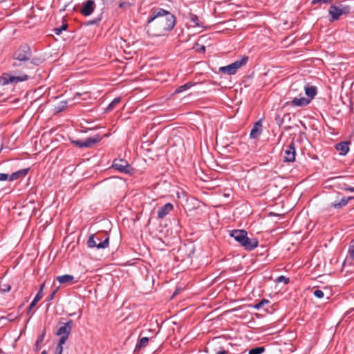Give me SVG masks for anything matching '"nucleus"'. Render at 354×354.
Masks as SVG:
<instances>
[{
  "mask_svg": "<svg viewBox=\"0 0 354 354\" xmlns=\"http://www.w3.org/2000/svg\"><path fill=\"white\" fill-rule=\"evenodd\" d=\"M121 102V97H115L106 107L105 111L109 112L115 109V107Z\"/></svg>",
  "mask_w": 354,
  "mask_h": 354,
  "instance_id": "b1692460",
  "label": "nucleus"
},
{
  "mask_svg": "<svg viewBox=\"0 0 354 354\" xmlns=\"http://www.w3.org/2000/svg\"><path fill=\"white\" fill-rule=\"evenodd\" d=\"M45 287V283H43L41 284L40 287H39V289L37 292L38 294L40 293L41 295H44V288Z\"/></svg>",
  "mask_w": 354,
  "mask_h": 354,
  "instance_id": "c03bdc74",
  "label": "nucleus"
},
{
  "mask_svg": "<svg viewBox=\"0 0 354 354\" xmlns=\"http://www.w3.org/2000/svg\"><path fill=\"white\" fill-rule=\"evenodd\" d=\"M43 337H44V335L41 336V337L39 338L40 341H42Z\"/></svg>",
  "mask_w": 354,
  "mask_h": 354,
  "instance_id": "603ef678",
  "label": "nucleus"
},
{
  "mask_svg": "<svg viewBox=\"0 0 354 354\" xmlns=\"http://www.w3.org/2000/svg\"><path fill=\"white\" fill-rule=\"evenodd\" d=\"M30 171V168H25L13 172L10 175V181H13L21 178L25 177Z\"/></svg>",
  "mask_w": 354,
  "mask_h": 354,
  "instance_id": "2eb2a0df",
  "label": "nucleus"
},
{
  "mask_svg": "<svg viewBox=\"0 0 354 354\" xmlns=\"http://www.w3.org/2000/svg\"><path fill=\"white\" fill-rule=\"evenodd\" d=\"M43 337H44V335L41 336V337L39 338L40 341H42Z\"/></svg>",
  "mask_w": 354,
  "mask_h": 354,
  "instance_id": "864d4df0",
  "label": "nucleus"
},
{
  "mask_svg": "<svg viewBox=\"0 0 354 354\" xmlns=\"http://www.w3.org/2000/svg\"><path fill=\"white\" fill-rule=\"evenodd\" d=\"M63 346L57 344L55 348V354H62Z\"/></svg>",
  "mask_w": 354,
  "mask_h": 354,
  "instance_id": "37998d69",
  "label": "nucleus"
},
{
  "mask_svg": "<svg viewBox=\"0 0 354 354\" xmlns=\"http://www.w3.org/2000/svg\"><path fill=\"white\" fill-rule=\"evenodd\" d=\"M348 189V191L351 192H354V187H351V188H346Z\"/></svg>",
  "mask_w": 354,
  "mask_h": 354,
  "instance_id": "8fccbe9b",
  "label": "nucleus"
},
{
  "mask_svg": "<svg viewBox=\"0 0 354 354\" xmlns=\"http://www.w3.org/2000/svg\"><path fill=\"white\" fill-rule=\"evenodd\" d=\"M17 62V60H13L12 66L15 68H21L22 69H26L27 73L20 72L18 75H15L3 74V75L0 79L1 84H17L19 82L28 80L30 77L28 73H30L32 71H33L35 66H38L41 62L38 58H33L31 60H28V62H19V63Z\"/></svg>",
  "mask_w": 354,
  "mask_h": 354,
  "instance_id": "f03ea898",
  "label": "nucleus"
},
{
  "mask_svg": "<svg viewBox=\"0 0 354 354\" xmlns=\"http://www.w3.org/2000/svg\"><path fill=\"white\" fill-rule=\"evenodd\" d=\"M182 290H183V289H182L180 287L177 288L175 290V291L174 292V293H173V295H172V296H171V298H173V297H176V296L179 293V292H180V291H181Z\"/></svg>",
  "mask_w": 354,
  "mask_h": 354,
  "instance_id": "a18cd8bd",
  "label": "nucleus"
},
{
  "mask_svg": "<svg viewBox=\"0 0 354 354\" xmlns=\"http://www.w3.org/2000/svg\"><path fill=\"white\" fill-rule=\"evenodd\" d=\"M96 7V4L93 0H86L82 3V8L80 10V12L84 17H88L91 15Z\"/></svg>",
  "mask_w": 354,
  "mask_h": 354,
  "instance_id": "9b49d317",
  "label": "nucleus"
},
{
  "mask_svg": "<svg viewBox=\"0 0 354 354\" xmlns=\"http://www.w3.org/2000/svg\"><path fill=\"white\" fill-rule=\"evenodd\" d=\"M219 71L227 74V75H234L236 72L234 71V69L232 68L231 64H229L225 66H222L219 68Z\"/></svg>",
  "mask_w": 354,
  "mask_h": 354,
  "instance_id": "4be33fe9",
  "label": "nucleus"
},
{
  "mask_svg": "<svg viewBox=\"0 0 354 354\" xmlns=\"http://www.w3.org/2000/svg\"><path fill=\"white\" fill-rule=\"evenodd\" d=\"M66 106V102L62 101L60 102V104L56 108L57 112H60L64 109Z\"/></svg>",
  "mask_w": 354,
  "mask_h": 354,
  "instance_id": "4c0bfd02",
  "label": "nucleus"
},
{
  "mask_svg": "<svg viewBox=\"0 0 354 354\" xmlns=\"http://www.w3.org/2000/svg\"><path fill=\"white\" fill-rule=\"evenodd\" d=\"M277 282H283L285 284H288L290 282L289 278H287L283 275H281L277 279Z\"/></svg>",
  "mask_w": 354,
  "mask_h": 354,
  "instance_id": "c9c22d12",
  "label": "nucleus"
},
{
  "mask_svg": "<svg viewBox=\"0 0 354 354\" xmlns=\"http://www.w3.org/2000/svg\"><path fill=\"white\" fill-rule=\"evenodd\" d=\"M73 279H74L73 276L70 275V274H64V275H62V276H58L57 277V280L60 283H70L71 281H72L73 280Z\"/></svg>",
  "mask_w": 354,
  "mask_h": 354,
  "instance_id": "412c9836",
  "label": "nucleus"
},
{
  "mask_svg": "<svg viewBox=\"0 0 354 354\" xmlns=\"http://www.w3.org/2000/svg\"><path fill=\"white\" fill-rule=\"evenodd\" d=\"M189 19H190V21L194 24V26L203 27V25L201 24V23L199 21V19L197 15L190 13L189 14Z\"/></svg>",
  "mask_w": 354,
  "mask_h": 354,
  "instance_id": "bb28decb",
  "label": "nucleus"
},
{
  "mask_svg": "<svg viewBox=\"0 0 354 354\" xmlns=\"http://www.w3.org/2000/svg\"><path fill=\"white\" fill-rule=\"evenodd\" d=\"M286 117H288V119L290 120V114L289 113H286L283 115V117H281L279 115H276L275 116V121L277 122V124L280 127L283 124V122H284V119L286 118Z\"/></svg>",
  "mask_w": 354,
  "mask_h": 354,
  "instance_id": "c85d7f7f",
  "label": "nucleus"
},
{
  "mask_svg": "<svg viewBox=\"0 0 354 354\" xmlns=\"http://www.w3.org/2000/svg\"><path fill=\"white\" fill-rule=\"evenodd\" d=\"M196 51L204 53L205 52V47L203 45H196Z\"/></svg>",
  "mask_w": 354,
  "mask_h": 354,
  "instance_id": "a19ab883",
  "label": "nucleus"
},
{
  "mask_svg": "<svg viewBox=\"0 0 354 354\" xmlns=\"http://www.w3.org/2000/svg\"><path fill=\"white\" fill-rule=\"evenodd\" d=\"M88 248L105 249L109 245V236L105 232H98L91 234L87 241Z\"/></svg>",
  "mask_w": 354,
  "mask_h": 354,
  "instance_id": "20e7f679",
  "label": "nucleus"
},
{
  "mask_svg": "<svg viewBox=\"0 0 354 354\" xmlns=\"http://www.w3.org/2000/svg\"><path fill=\"white\" fill-rule=\"evenodd\" d=\"M102 19V13L100 14L97 17L93 19L88 20L84 23L86 26L97 25L98 26Z\"/></svg>",
  "mask_w": 354,
  "mask_h": 354,
  "instance_id": "5701e85b",
  "label": "nucleus"
},
{
  "mask_svg": "<svg viewBox=\"0 0 354 354\" xmlns=\"http://www.w3.org/2000/svg\"><path fill=\"white\" fill-rule=\"evenodd\" d=\"M331 2H332V0H313L312 1V4H313V5H315V4H317V3H319V4H322V3L330 4V3H331Z\"/></svg>",
  "mask_w": 354,
  "mask_h": 354,
  "instance_id": "f704fd0d",
  "label": "nucleus"
},
{
  "mask_svg": "<svg viewBox=\"0 0 354 354\" xmlns=\"http://www.w3.org/2000/svg\"><path fill=\"white\" fill-rule=\"evenodd\" d=\"M261 132L262 124L261 120H260L254 123V125L250 131V137L253 139L257 138L261 135Z\"/></svg>",
  "mask_w": 354,
  "mask_h": 354,
  "instance_id": "4468645a",
  "label": "nucleus"
},
{
  "mask_svg": "<svg viewBox=\"0 0 354 354\" xmlns=\"http://www.w3.org/2000/svg\"><path fill=\"white\" fill-rule=\"evenodd\" d=\"M41 354H47V352H46V351H43L41 353Z\"/></svg>",
  "mask_w": 354,
  "mask_h": 354,
  "instance_id": "3c124183",
  "label": "nucleus"
},
{
  "mask_svg": "<svg viewBox=\"0 0 354 354\" xmlns=\"http://www.w3.org/2000/svg\"><path fill=\"white\" fill-rule=\"evenodd\" d=\"M102 136H101L99 134H97L93 137L87 138L84 141H80L78 140H74L71 138H70L71 142L74 145L75 147H77L79 148H91L94 145L100 142L102 139Z\"/></svg>",
  "mask_w": 354,
  "mask_h": 354,
  "instance_id": "6e6552de",
  "label": "nucleus"
},
{
  "mask_svg": "<svg viewBox=\"0 0 354 354\" xmlns=\"http://www.w3.org/2000/svg\"><path fill=\"white\" fill-rule=\"evenodd\" d=\"M248 61V56H243L240 59L236 60L234 62L230 64L234 71L236 72L239 68L245 65Z\"/></svg>",
  "mask_w": 354,
  "mask_h": 354,
  "instance_id": "a211bd4d",
  "label": "nucleus"
},
{
  "mask_svg": "<svg viewBox=\"0 0 354 354\" xmlns=\"http://www.w3.org/2000/svg\"><path fill=\"white\" fill-rule=\"evenodd\" d=\"M57 288L55 289L52 292L51 294L48 296V299H46L47 301L50 302V301H52L54 297H55V294L57 293Z\"/></svg>",
  "mask_w": 354,
  "mask_h": 354,
  "instance_id": "79ce46f5",
  "label": "nucleus"
},
{
  "mask_svg": "<svg viewBox=\"0 0 354 354\" xmlns=\"http://www.w3.org/2000/svg\"><path fill=\"white\" fill-rule=\"evenodd\" d=\"M310 102V99L301 97L300 98L295 97L291 101V104L295 106H304Z\"/></svg>",
  "mask_w": 354,
  "mask_h": 354,
  "instance_id": "dca6fc26",
  "label": "nucleus"
},
{
  "mask_svg": "<svg viewBox=\"0 0 354 354\" xmlns=\"http://www.w3.org/2000/svg\"><path fill=\"white\" fill-rule=\"evenodd\" d=\"M10 175L7 174L0 173V180L1 181H5V180H9L10 181Z\"/></svg>",
  "mask_w": 354,
  "mask_h": 354,
  "instance_id": "58836bf2",
  "label": "nucleus"
},
{
  "mask_svg": "<svg viewBox=\"0 0 354 354\" xmlns=\"http://www.w3.org/2000/svg\"><path fill=\"white\" fill-rule=\"evenodd\" d=\"M335 148L340 155L344 156L349 150L348 143L347 142H341L336 145Z\"/></svg>",
  "mask_w": 354,
  "mask_h": 354,
  "instance_id": "6ab92c4d",
  "label": "nucleus"
},
{
  "mask_svg": "<svg viewBox=\"0 0 354 354\" xmlns=\"http://www.w3.org/2000/svg\"><path fill=\"white\" fill-rule=\"evenodd\" d=\"M174 209V205L170 203H166L163 206L160 207L158 211V218H163L165 217L172 209Z\"/></svg>",
  "mask_w": 354,
  "mask_h": 354,
  "instance_id": "ddd939ff",
  "label": "nucleus"
},
{
  "mask_svg": "<svg viewBox=\"0 0 354 354\" xmlns=\"http://www.w3.org/2000/svg\"><path fill=\"white\" fill-rule=\"evenodd\" d=\"M332 199L330 207L339 210L346 206L351 200L354 199V196H345L340 192H335Z\"/></svg>",
  "mask_w": 354,
  "mask_h": 354,
  "instance_id": "423d86ee",
  "label": "nucleus"
},
{
  "mask_svg": "<svg viewBox=\"0 0 354 354\" xmlns=\"http://www.w3.org/2000/svg\"><path fill=\"white\" fill-rule=\"evenodd\" d=\"M11 286L9 284H4L3 288H0V291L2 292H7L10 290Z\"/></svg>",
  "mask_w": 354,
  "mask_h": 354,
  "instance_id": "ea45409f",
  "label": "nucleus"
},
{
  "mask_svg": "<svg viewBox=\"0 0 354 354\" xmlns=\"http://www.w3.org/2000/svg\"><path fill=\"white\" fill-rule=\"evenodd\" d=\"M176 22V17L169 10L153 8L151 9L145 29L149 37H161L171 31Z\"/></svg>",
  "mask_w": 354,
  "mask_h": 354,
  "instance_id": "f257e3e1",
  "label": "nucleus"
},
{
  "mask_svg": "<svg viewBox=\"0 0 354 354\" xmlns=\"http://www.w3.org/2000/svg\"><path fill=\"white\" fill-rule=\"evenodd\" d=\"M270 301L268 299H263L253 306V308L257 310L263 309L266 312H268V306H270Z\"/></svg>",
  "mask_w": 354,
  "mask_h": 354,
  "instance_id": "f3484780",
  "label": "nucleus"
},
{
  "mask_svg": "<svg viewBox=\"0 0 354 354\" xmlns=\"http://www.w3.org/2000/svg\"><path fill=\"white\" fill-rule=\"evenodd\" d=\"M193 85H194L193 83H192L191 82H188L186 84H183L182 86H178L176 89L175 93H182L183 91H186V90L190 88Z\"/></svg>",
  "mask_w": 354,
  "mask_h": 354,
  "instance_id": "393cba45",
  "label": "nucleus"
},
{
  "mask_svg": "<svg viewBox=\"0 0 354 354\" xmlns=\"http://www.w3.org/2000/svg\"><path fill=\"white\" fill-rule=\"evenodd\" d=\"M351 12V7L349 6H344L339 4L338 6H330L328 13L330 16V21H334L343 15H348Z\"/></svg>",
  "mask_w": 354,
  "mask_h": 354,
  "instance_id": "39448f33",
  "label": "nucleus"
},
{
  "mask_svg": "<svg viewBox=\"0 0 354 354\" xmlns=\"http://www.w3.org/2000/svg\"><path fill=\"white\" fill-rule=\"evenodd\" d=\"M284 156H283V162H293L295 160V155H296V149L295 142L292 140L291 142L286 146L283 149Z\"/></svg>",
  "mask_w": 354,
  "mask_h": 354,
  "instance_id": "9d476101",
  "label": "nucleus"
},
{
  "mask_svg": "<svg viewBox=\"0 0 354 354\" xmlns=\"http://www.w3.org/2000/svg\"><path fill=\"white\" fill-rule=\"evenodd\" d=\"M68 28V24L66 21H63V23L60 27L55 28L53 32L57 35H59L62 31L66 30Z\"/></svg>",
  "mask_w": 354,
  "mask_h": 354,
  "instance_id": "a878e982",
  "label": "nucleus"
},
{
  "mask_svg": "<svg viewBox=\"0 0 354 354\" xmlns=\"http://www.w3.org/2000/svg\"><path fill=\"white\" fill-rule=\"evenodd\" d=\"M306 95L311 100L317 94V88L314 86H307L305 88Z\"/></svg>",
  "mask_w": 354,
  "mask_h": 354,
  "instance_id": "aec40b11",
  "label": "nucleus"
},
{
  "mask_svg": "<svg viewBox=\"0 0 354 354\" xmlns=\"http://www.w3.org/2000/svg\"><path fill=\"white\" fill-rule=\"evenodd\" d=\"M148 342H149L148 337H142L138 342V344L136 345V348H145L148 344Z\"/></svg>",
  "mask_w": 354,
  "mask_h": 354,
  "instance_id": "c756f323",
  "label": "nucleus"
},
{
  "mask_svg": "<svg viewBox=\"0 0 354 354\" xmlns=\"http://www.w3.org/2000/svg\"><path fill=\"white\" fill-rule=\"evenodd\" d=\"M346 188H351V187L347 185L346 184H344L343 185V187H341L342 189L345 190V191H348V189Z\"/></svg>",
  "mask_w": 354,
  "mask_h": 354,
  "instance_id": "de8ad7c7",
  "label": "nucleus"
},
{
  "mask_svg": "<svg viewBox=\"0 0 354 354\" xmlns=\"http://www.w3.org/2000/svg\"><path fill=\"white\" fill-rule=\"evenodd\" d=\"M230 235L247 251L254 250L259 245L258 239L248 237L247 231L244 230H232Z\"/></svg>",
  "mask_w": 354,
  "mask_h": 354,
  "instance_id": "7ed1b4c3",
  "label": "nucleus"
},
{
  "mask_svg": "<svg viewBox=\"0 0 354 354\" xmlns=\"http://www.w3.org/2000/svg\"><path fill=\"white\" fill-rule=\"evenodd\" d=\"M265 351L263 346H257L250 349L248 354H262Z\"/></svg>",
  "mask_w": 354,
  "mask_h": 354,
  "instance_id": "7c9ffc66",
  "label": "nucleus"
},
{
  "mask_svg": "<svg viewBox=\"0 0 354 354\" xmlns=\"http://www.w3.org/2000/svg\"><path fill=\"white\" fill-rule=\"evenodd\" d=\"M348 253L350 254V257L354 259V239L352 240L350 243L349 249H348Z\"/></svg>",
  "mask_w": 354,
  "mask_h": 354,
  "instance_id": "473e14b6",
  "label": "nucleus"
},
{
  "mask_svg": "<svg viewBox=\"0 0 354 354\" xmlns=\"http://www.w3.org/2000/svg\"><path fill=\"white\" fill-rule=\"evenodd\" d=\"M228 353H229L228 351L222 349L220 351L217 352L216 354H228Z\"/></svg>",
  "mask_w": 354,
  "mask_h": 354,
  "instance_id": "49530a36",
  "label": "nucleus"
},
{
  "mask_svg": "<svg viewBox=\"0 0 354 354\" xmlns=\"http://www.w3.org/2000/svg\"><path fill=\"white\" fill-rule=\"evenodd\" d=\"M127 4V2H121V3L119 4V8H124Z\"/></svg>",
  "mask_w": 354,
  "mask_h": 354,
  "instance_id": "09e8293b",
  "label": "nucleus"
},
{
  "mask_svg": "<svg viewBox=\"0 0 354 354\" xmlns=\"http://www.w3.org/2000/svg\"><path fill=\"white\" fill-rule=\"evenodd\" d=\"M59 336H60V338L59 339L58 344L62 346L64 344H65V342H66V340L68 339L69 336L68 335H59Z\"/></svg>",
  "mask_w": 354,
  "mask_h": 354,
  "instance_id": "e433bc0d",
  "label": "nucleus"
},
{
  "mask_svg": "<svg viewBox=\"0 0 354 354\" xmlns=\"http://www.w3.org/2000/svg\"><path fill=\"white\" fill-rule=\"evenodd\" d=\"M73 325V320L70 319L67 322L64 323L57 330V335H68L71 334Z\"/></svg>",
  "mask_w": 354,
  "mask_h": 354,
  "instance_id": "f8f14e48",
  "label": "nucleus"
},
{
  "mask_svg": "<svg viewBox=\"0 0 354 354\" xmlns=\"http://www.w3.org/2000/svg\"><path fill=\"white\" fill-rule=\"evenodd\" d=\"M17 318V316L14 313H10L6 317H0V320L1 319H8L9 322H14Z\"/></svg>",
  "mask_w": 354,
  "mask_h": 354,
  "instance_id": "2f4dec72",
  "label": "nucleus"
},
{
  "mask_svg": "<svg viewBox=\"0 0 354 354\" xmlns=\"http://www.w3.org/2000/svg\"><path fill=\"white\" fill-rule=\"evenodd\" d=\"M313 295H314L315 297H316L318 299H322L324 296V292L322 290H319V289H317V290H314Z\"/></svg>",
  "mask_w": 354,
  "mask_h": 354,
  "instance_id": "72a5a7b5",
  "label": "nucleus"
},
{
  "mask_svg": "<svg viewBox=\"0 0 354 354\" xmlns=\"http://www.w3.org/2000/svg\"><path fill=\"white\" fill-rule=\"evenodd\" d=\"M42 295L38 293H37L35 297L34 298V299L32 301V302L30 303L28 308V313H29L31 310L36 306L37 303L42 298Z\"/></svg>",
  "mask_w": 354,
  "mask_h": 354,
  "instance_id": "cd10ccee",
  "label": "nucleus"
},
{
  "mask_svg": "<svg viewBox=\"0 0 354 354\" xmlns=\"http://www.w3.org/2000/svg\"><path fill=\"white\" fill-rule=\"evenodd\" d=\"M111 167L120 173L130 174H133V169L124 159H115Z\"/></svg>",
  "mask_w": 354,
  "mask_h": 354,
  "instance_id": "1a4fd4ad",
  "label": "nucleus"
},
{
  "mask_svg": "<svg viewBox=\"0 0 354 354\" xmlns=\"http://www.w3.org/2000/svg\"><path fill=\"white\" fill-rule=\"evenodd\" d=\"M32 51L29 46L24 45L21 46L17 49L12 55V60L19 62H28L32 59Z\"/></svg>",
  "mask_w": 354,
  "mask_h": 354,
  "instance_id": "0eeeda50",
  "label": "nucleus"
}]
</instances>
